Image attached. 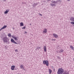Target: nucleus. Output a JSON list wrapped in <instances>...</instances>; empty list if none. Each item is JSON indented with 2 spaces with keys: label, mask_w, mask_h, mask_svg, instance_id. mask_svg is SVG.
<instances>
[{
  "label": "nucleus",
  "mask_w": 74,
  "mask_h": 74,
  "mask_svg": "<svg viewBox=\"0 0 74 74\" xmlns=\"http://www.w3.org/2000/svg\"><path fill=\"white\" fill-rule=\"evenodd\" d=\"M54 3H55V2H54Z\"/></svg>",
  "instance_id": "nucleus-29"
},
{
  "label": "nucleus",
  "mask_w": 74,
  "mask_h": 74,
  "mask_svg": "<svg viewBox=\"0 0 74 74\" xmlns=\"http://www.w3.org/2000/svg\"><path fill=\"white\" fill-rule=\"evenodd\" d=\"M43 64L45 65H46V66H49V62L47 60H44L43 61Z\"/></svg>",
  "instance_id": "nucleus-2"
},
{
  "label": "nucleus",
  "mask_w": 74,
  "mask_h": 74,
  "mask_svg": "<svg viewBox=\"0 0 74 74\" xmlns=\"http://www.w3.org/2000/svg\"><path fill=\"white\" fill-rule=\"evenodd\" d=\"M15 52H18V50H17V49L15 50Z\"/></svg>",
  "instance_id": "nucleus-22"
},
{
  "label": "nucleus",
  "mask_w": 74,
  "mask_h": 74,
  "mask_svg": "<svg viewBox=\"0 0 74 74\" xmlns=\"http://www.w3.org/2000/svg\"><path fill=\"white\" fill-rule=\"evenodd\" d=\"M70 48L73 50V49H74V47H73V46H72V45H71L70 46Z\"/></svg>",
  "instance_id": "nucleus-15"
},
{
  "label": "nucleus",
  "mask_w": 74,
  "mask_h": 74,
  "mask_svg": "<svg viewBox=\"0 0 74 74\" xmlns=\"http://www.w3.org/2000/svg\"><path fill=\"white\" fill-rule=\"evenodd\" d=\"M49 74H51V73H52V70H51L50 69H49Z\"/></svg>",
  "instance_id": "nucleus-13"
},
{
  "label": "nucleus",
  "mask_w": 74,
  "mask_h": 74,
  "mask_svg": "<svg viewBox=\"0 0 74 74\" xmlns=\"http://www.w3.org/2000/svg\"><path fill=\"white\" fill-rule=\"evenodd\" d=\"M70 20L72 21H74V17H71L70 18Z\"/></svg>",
  "instance_id": "nucleus-14"
},
{
  "label": "nucleus",
  "mask_w": 74,
  "mask_h": 74,
  "mask_svg": "<svg viewBox=\"0 0 74 74\" xmlns=\"http://www.w3.org/2000/svg\"><path fill=\"white\" fill-rule=\"evenodd\" d=\"M44 51L45 52H46L47 50V47L45 46H44Z\"/></svg>",
  "instance_id": "nucleus-11"
},
{
  "label": "nucleus",
  "mask_w": 74,
  "mask_h": 74,
  "mask_svg": "<svg viewBox=\"0 0 74 74\" xmlns=\"http://www.w3.org/2000/svg\"><path fill=\"white\" fill-rule=\"evenodd\" d=\"M40 14V15H41V16H42V14Z\"/></svg>",
  "instance_id": "nucleus-24"
},
{
  "label": "nucleus",
  "mask_w": 74,
  "mask_h": 74,
  "mask_svg": "<svg viewBox=\"0 0 74 74\" xmlns=\"http://www.w3.org/2000/svg\"><path fill=\"white\" fill-rule=\"evenodd\" d=\"M11 41L12 42V43H14V44H18L17 43L15 42V41H14V40L12 38L11 39Z\"/></svg>",
  "instance_id": "nucleus-4"
},
{
  "label": "nucleus",
  "mask_w": 74,
  "mask_h": 74,
  "mask_svg": "<svg viewBox=\"0 0 74 74\" xmlns=\"http://www.w3.org/2000/svg\"><path fill=\"white\" fill-rule=\"evenodd\" d=\"M73 60H74V58H73Z\"/></svg>",
  "instance_id": "nucleus-27"
},
{
  "label": "nucleus",
  "mask_w": 74,
  "mask_h": 74,
  "mask_svg": "<svg viewBox=\"0 0 74 74\" xmlns=\"http://www.w3.org/2000/svg\"><path fill=\"white\" fill-rule=\"evenodd\" d=\"M15 66L13 65L11 66V69L12 70H14V69H15Z\"/></svg>",
  "instance_id": "nucleus-8"
},
{
  "label": "nucleus",
  "mask_w": 74,
  "mask_h": 74,
  "mask_svg": "<svg viewBox=\"0 0 74 74\" xmlns=\"http://www.w3.org/2000/svg\"><path fill=\"white\" fill-rule=\"evenodd\" d=\"M20 26H24V25H23V23H20Z\"/></svg>",
  "instance_id": "nucleus-16"
},
{
  "label": "nucleus",
  "mask_w": 74,
  "mask_h": 74,
  "mask_svg": "<svg viewBox=\"0 0 74 74\" xmlns=\"http://www.w3.org/2000/svg\"><path fill=\"white\" fill-rule=\"evenodd\" d=\"M6 27H7V25H4L3 27L0 29V32L1 30L4 29H5V28H6Z\"/></svg>",
  "instance_id": "nucleus-7"
},
{
  "label": "nucleus",
  "mask_w": 74,
  "mask_h": 74,
  "mask_svg": "<svg viewBox=\"0 0 74 74\" xmlns=\"http://www.w3.org/2000/svg\"><path fill=\"white\" fill-rule=\"evenodd\" d=\"M20 67L21 69H24V67H23V65H21L20 66Z\"/></svg>",
  "instance_id": "nucleus-17"
},
{
  "label": "nucleus",
  "mask_w": 74,
  "mask_h": 74,
  "mask_svg": "<svg viewBox=\"0 0 74 74\" xmlns=\"http://www.w3.org/2000/svg\"><path fill=\"white\" fill-rule=\"evenodd\" d=\"M9 11V10H6V11L4 12V14H7L8 12Z\"/></svg>",
  "instance_id": "nucleus-9"
},
{
  "label": "nucleus",
  "mask_w": 74,
  "mask_h": 74,
  "mask_svg": "<svg viewBox=\"0 0 74 74\" xmlns=\"http://www.w3.org/2000/svg\"><path fill=\"white\" fill-rule=\"evenodd\" d=\"M51 6H55V5L53 4H51Z\"/></svg>",
  "instance_id": "nucleus-21"
},
{
  "label": "nucleus",
  "mask_w": 74,
  "mask_h": 74,
  "mask_svg": "<svg viewBox=\"0 0 74 74\" xmlns=\"http://www.w3.org/2000/svg\"><path fill=\"white\" fill-rule=\"evenodd\" d=\"M68 1H70V0H67Z\"/></svg>",
  "instance_id": "nucleus-25"
},
{
  "label": "nucleus",
  "mask_w": 74,
  "mask_h": 74,
  "mask_svg": "<svg viewBox=\"0 0 74 74\" xmlns=\"http://www.w3.org/2000/svg\"><path fill=\"white\" fill-rule=\"evenodd\" d=\"M27 32H25V33H27Z\"/></svg>",
  "instance_id": "nucleus-26"
},
{
  "label": "nucleus",
  "mask_w": 74,
  "mask_h": 74,
  "mask_svg": "<svg viewBox=\"0 0 74 74\" xmlns=\"http://www.w3.org/2000/svg\"><path fill=\"white\" fill-rule=\"evenodd\" d=\"M64 71L63 69L62 68H60L58 69V72H57L58 74H62Z\"/></svg>",
  "instance_id": "nucleus-1"
},
{
  "label": "nucleus",
  "mask_w": 74,
  "mask_h": 74,
  "mask_svg": "<svg viewBox=\"0 0 74 74\" xmlns=\"http://www.w3.org/2000/svg\"><path fill=\"white\" fill-rule=\"evenodd\" d=\"M12 38H14L15 40V41H16L18 40V37H15L14 36H12Z\"/></svg>",
  "instance_id": "nucleus-5"
},
{
  "label": "nucleus",
  "mask_w": 74,
  "mask_h": 74,
  "mask_svg": "<svg viewBox=\"0 0 74 74\" xmlns=\"http://www.w3.org/2000/svg\"><path fill=\"white\" fill-rule=\"evenodd\" d=\"M64 52V50L62 49H61L59 51L60 53H62V52Z\"/></svg>",
  "instance_id": "nucleus-12"
},
{
  "label": "nucleus",
  "mask_w": 74,
  "mask_h": 74,
  "mask_svg": "<svg viewBox=\"0 0 74 74\" xmlns=\"http://www.w3.org/2000/svg\"><path fill=\"white\" fill-rule=\"evenodd\" d=\"M54 40V41H55V40H56V39H52V41H53Z\"/></svg>",
  "instance_id": "nucleus-23"
},
{
  "label": "nucleus",
  "mask_w": 74,
  "mask_h": 74,
  "mask_svg": "<svg viewBox=\"0 0 74 74\" xmlns=\"http://www.w3.org/2000/svg\"><path fill=\"white\" fill-rule=\"evenodd\" d=\"M53 36L55 37V38H58V35H56V34H53Z\"/></svg>",
  "instance_id": "nucleus-6"
},
{
  "label": "nucleus",
  "mask_w": 74,
  "mask_h": 74,
  "mask_svg": "<svg viewBox=\"0 0 74 74\" xmlns=\"http://www.w3.org/2000/svg\"><path fill=\"white\" fill-rule=\"evenodd\" d=\"M25 28H26V27H25H25H24L22 28V29H25Z\"/></svg>",
  "instance_id": "nucleus-20"
},
{
  "label": "nucleus",
  "mask_w": 74,
  "mask_h": 74,
  "mask_svg": "<svg viewBox=\"0 0 74 74\" xmlns=\"http://www.w3.org/2000/svg\"><path fill=\"white\" fill-rule=\"evenodd\" d=\"M8 36V37H11V34H9Z\"/></svg>",
  "instance_id": "nucleus-18"
},
{
  "label": "nucleus",
  "mask_w": 74,
  "mask_h": 74,
  "mask_svg": "<svg viewBox=\"0 0 74 74\" xmlns=\"http://www.w3.org/2000/svg\"><path fill=\"white\" fill-rule=\"evenodd\" d=\"M2 40L4 42H5L6 43H7V42L9 43V41L7 40H8V38H7V37H3Z\"/></svg>",
  "instance_id": "nucleus-3"
},
{
  "label": "nucleus",
  "mask_w": 74,
  "mask_h": 74,
  "mask_svg": "<svg viewBox=\"0 0 74 74\" xmlns=\"http://www.w3.org/2000/svg\"><path fill=\"white\" fill-rule=\"evenodd\" d=\"M47 29H44V30L43 31V33H47Z\"/></svg>",
  "instance_id": "nucleus-10"
},
{
  "label": "nucleus",
  "mask_w": 74,
  "mask_h": 74,
  "mask_svg": "<svg viewBox=\"0 0 74 74\" xmlns=\"http://www.w3.org/2000/svg\"><path fill=\"white\" fill-rule=\"evenodd\" d=\"M30 25H31V24H30Z\"/></svg>",
  "instance_id": "nucleus-28"
},
{
  "label": "nucleus",
  "mask_w": 74,
  "mask_h": 74,
  "mask_svg": "<svg viewBox=\"0 0 74 74\" xmlns=\"http://www.w3.org/2000/svg\"><path fill=\"white\" fill-rule=\"evenodd\" d=\"M71 23L72 25H74V22H71Z\"/></svg>",
  "instance_id": "nucleus-19"
}]
</instances>
